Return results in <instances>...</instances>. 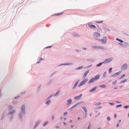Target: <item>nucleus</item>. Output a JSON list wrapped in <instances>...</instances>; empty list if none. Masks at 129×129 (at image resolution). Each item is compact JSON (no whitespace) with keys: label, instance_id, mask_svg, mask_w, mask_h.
<instances>
[{"label":"nucleus","instance_id":"59","mask_svg":"<svg viewBox=\"0 0 129 129\" xmlns=\"http://www.w3.org/2000/svg\"><path fill=\"white\" fill-rule=\"evenodd\" d=\"M54 119V115H52V120H53Z\"/></svg>","mask_w":129,"mask_h":129},{"label":"nucleus","instance_id":"32","mask_svg":"<svg viewBox=\"0 0 129 129\" xmlns=\"http://www.w3.org/2000/svg\"><path fill=\"white\" fill-rule=\"evenodd\" d=\"M88 27H89L90 28H96L95 26V25H90Z\"/></svg>","mask_w":129,"mask_h":129},{"label":"nucleus","instance_id":"56","mask_svg":"<svg viewBox=\"0 0 129 129\" xmlns=\"http://www.w3.org/2000/svg\"><path fill=\"white\" fill-rule=\"evenodd\" d=\"M117 117V115L116 114H115L114 115V117L115 118H116Z\"/></svg>","mask_w":129,"mask_h":129},{"label":"nucleus","instance_id":"46","mask_svg":"<svg viewBox=\"0 0 129 129\" xmlns=\"http://www.w3.org/2000/svg\"><path fill=\"white\" fill-rule=\"evenodd\" d=\"M124 108L125 109H127L128 108H129V106L128 105H126L124 106Z\"/></svg>","mask_w":129,"mask_h":129},{"label":"nucleus","instance_id":"34","mask_svg":"<svg viewBox=\"0 0 129 129\" xmlns=\"http://www.w3.org/2000/svg\"><path fill=\"white\" fill-rule=\"evenodd\" d=\"M125 74H124L120 76L118 78L119 79H122L125 76Z\"/></svg>","mask_w":129,"mask_h":129},{"label":"nucleus","instance_id":"12","mask_svg":"<svg viewBox=\"0 0 129 129\" xmlns=\"http://www.w3.org/2000/svg\"><path fill=\"white\" fill-rule=\"evenodd\" d=\"M80 81V79L78 80L74 84L73 86L72 87V89H74L76 87Z\"/></svg>","mask_w":129,"mask_h":129},{"label":"nucleus","instance_id":"4","mask_svg":"<svg viewBox=\"0 0 129 129\" xmlns=\"http://www.w3.org/2000/svg\"><path fill=\"white\" fill-rule=\"evenodd\" d=\"M118 44L120 46L124 48H127L129 47V44L123 41V43H119Z\"/></svg>","mask_w":129,"mask_h":129},{"label":"nucleus","instance_id":"51","mask_svg":"<svg viewBox=\"0 0 129 129\" xmlns=\"http://www.w3.org/2000/svg\"><path fill=\"white\" fill-rule=\"evenodd\" d=\"M107 120H108V121H109L110 120V119H111L110 117L109 116L108 117H107Z\"/></svg>","mask_w":129,"mask_h":129},{"label":"nucleus","instance_id":"21","mask_svg":"<svg viewBox=\"0 0 129 129\" xmlns=\"http://www.w3.org/2000/svg\"><path fill=\"white\" fill-rule=\"evenodd\" d=\"M8 108L9 111L13 110V107L11 105H10L8 106Z\"/></svg>","mask_w":129,"mask_h":129},{"label":"nucleus","instance_id":"62","mask_svg":"<svg viewBox=\"0 0 129 129\" xmlns=\"http://www.w3.org/2000/svg\"><path fill=\"white\" fill-rule=\"evenodd\" d=\"M102 107L101 106H99L98 107L97 109H100Z\"/></svg>","mask_w":129,"mask_h":129},{"label":"nucleus","instance_id":"19","mask_svg":"<svg viewBox=\"0 0 129 129\" xmlns=\"http://www.w3.org/2000/svg\"><path fill=\"white\" fill-rule=\"evenodd\" d=\"M98 88V86H96L94 87H93V88L91 89L89 91V92H92L93 91L95 90L96 89Z\"/></svg>","mask_w":129,"mask_h":129},{"label":"nucleus","instance_id":"2","mask_svg":"<svg viewBox=\"0 0 129 129\" xmlns=\"http://www.w3.org/2000/svg\"><path fill=\"white\" fill-rule=\"evenodd\" d=\"M92 47L94 49H100L103 50H105L106 49V48L103 46H92Z\"/></svg>","mask_w":129,"mask_h":129},{"label":"nucleus","instance_id":"45","mask_svg":"<svg viewBox=\"0 0 129 129\" xmlns=\"http://www.w3.org/2000/svg\"><path fill=\"white\" fill-rule=\"evenodd\" d=\"M122 104H119V105H116V108H117L119 107H121L122 106Z\"/></svg>","mask_w":129,"mask_h":129},{"label":"nucleus","instance_id":"43","mask_svg":"<svg viewBox=\"0 0 129 129\" xmlns=\"http://www.w3.org/2000/svg\"><path fill=\"white\" fill-rule=\"evenodd\" d=\"M112 68H110L109 69V73H111L112 71Z\"/></svg>","mask_w":129,"mask_h":129},{"label":"nucleus","instance_id":"40","mask_svg":"<svg viewBox=\"0 0 129 129\" xmlns=\"http://www.w3.org/2000/svg\"><path fill=\"white\" fill-rule=\"evenodd\" d=\"M92 22H88V23H87V24L86 25V27H87V28H88V27H87V25H88V26H89L90 25V24H92Z\"/></svg>","mask_w":129,"mask_h":129},{"label":"nucleus","instance_id":"13","mask_svg":"<svg viewBox=\"0 0 129 129\" xmlns=\"http://www.w3.org/2000/svg\"><path fill=\"white\" fill-rule=\"evenodd\" d=\"M82 94H80V95L78 96H75L74 99L75 100H78L81 98L82 96Z\"/></svg>","mask_w":129,"mask_h":129},{"label":"nucleus","instance_id":"53","mask_svg":"<svg viewBox=\"0 0 129 129\" xmlns=\"http://www.w3.org/2000/svg\"><path fill=\"white\" fill-rule=\"evenodd\" d=\"M56 72H54L52 73L50 75V77H51L53 75H54V74Z\"/></svg>","mask_w":129,"mask_h":129},{"label":"nucleus","instance_id":"42","mask_svg":"<svg viewBox=\"0 0 129 129\" xmlns=\"http://www.w3.org/2000/svg\"><path fill=\"white\" fill-rule=\"evenodd\" d=\"M105 30L107 31H110V30L108 28L106 27H104Z\"/></svg>","mask_w":129,"mask_h":129},{"label":"nucleus","instance_id":"39","mask_svg":"<svg viewBox=\"0 0 129 129\" xmlns=\"http://www.w3.org/2000/svg\"><path fill=\"white\" fill-rule=\"evenodd\" d=\"M48 121H46L45 122V123H44L43 124V126H45L48 123Z\"/></svg>","mask_w":129,"mask_h":129},{"label":"nucleus","instance_id":"7","mask_svg":"<svg viewBox=\"0 0 129 129\" xmlns=\"http://www.w3.org/2000/svg\"><path fill=\"white\" fill-rule=\"evenodd\" d=\"M107 38L106 37H104L103 39L100 40V41L102 42V43L103 44H105L107 43Z\"/></svg>","mask_w":129,"mask_h":129},{"label":"nucleus","instance_id":"55","mask_svg":"<svg viewBox=\"0 0 129 129\" xmlns=\"http://www.w3.org/2000/svg\"><path fill=\"white\" fill-rule=\"evenodd\" d=\"M20 96L18 95V96H17L16 97H14V98L15 99H17V98H19Z\"/></svg>","mask_w":129,"mask_h":129},{"label":"nucleus","instance_id":"5","mask_svg":"<svg viewBox=\"0 0 129 129\" xmlns=\"http://www.w3.org/2000/svg\"><path fill=\"white\" fill-rule=\"evenodd\" d=\"M113 58L111 57L105 59L103 61L104 64H106L109 63L112 61L113 60Z\"/></svg>","mask_w":129,"mask_h":129},{"label":"nucleus","instance_id":"50","mask_svg":"<svg viewBox=\"0 0 129 129\" xmlns=\"http://www.w3.org/2000/svg\"><path fill=\"white\" fill-rule=\"evenodd\" d=\"M90 126L91 124H89L88 126L87 129H90Z\"/></svg>","mask_w":129,"mask_h":129},{"label":"nucleus","instance_id":"49","mask_svg":"<svg viewBox=\"0 0 129 129\" xmlns=\"http://www.w3.org/2000/svg\"><path fill=\"white\" fill-rule=\"evenodd\" d=\"M52 47V46H47V47H45L44 48L45 49L49 48H50L51 47Z\"/></svg>","mask_w":129,"mask_h":129},{"label":"nucleus","instance_id":"25","mask_svg":"<svg viewBox=\"0 0 129 129\" xmlns=\"http://www.w3.org/2000/svg\"><path fill=\"white\" fill-rule=\"evenodd\" d=\"M106 85L105 84H103L102 85H100L99 86V87L101 88H105L106 87Z\"/></svg>","mask_w":129,"mask_h":129},{"label":"nucleus","instance_id":"16","mask_svg":"<svg viewBox=\"0 0 129 129\" xmlns=\"http://www.w3.org/2000/svg\"><path fill=\"white\" fill-rule=\"evenodd\" d=\"M15 112V110H13L12 111H9V112L7 113V116H9L11 115H12L13 113Z\"/></svg>","mask_w":129,"mask_h":129},{"label":"nucleus","instance_id":"57","mask_svg":"<svg viewBox=\"0 0 129 129\" xmlns=\"http://www.w3.org/2000/svg\"><path fill=\"white\" fill-rule=\"evenodd\" d=\"M109 104L111 105H114V103H109Z\"/></svg>","mask_w":129,"mask_h":129},{"label":"nucleus","instance_id":"36","mask_svg":"<svg viewBox=\"0 0 129 129\" xmlns=\"http://www.w3.org/2000/svg\"><path fill=\"white\" fill-rule=\"evenodd\" d=\"M83 68V66H80V67L77 68H76V69L77 70H80V69H82V68Z\"/></svg>","mask_w":129,"mask_h":129},{"label":"nucleus","instance_id":"44","mask_svg":"<svg viewBox=\"0 0 129 129\" xmlns=\"http://www.w3.org/2000/svg\"><path fill=\"white\" fill-rule=\"evenodd\" d=\"M13 116L12 115L10 117V121H12V119L13 118Z\"/></svg>","mask_w":129,"mask_h":129},{"label":"nucleus","instance_id":"10","mask_svg":"<svg viewBox=\"0 0 129 129\" xmlns=\"http://www.w3.org/2000/svg\"><path fill=\"white\" fill-rule=\"evenodd\" d=\"M41 122L40 120L37 121L35 123V125L33 127V129H35Z\"/></svg>","mask_w":129,"mask_h":129},{"label":"nucleus","instance_id":"17","mask_svg":"<svg viewBox=\"0 0 129 129\" xmlns=\"http://www.w3.org/2000/svg\"><path fill=\"white\" fill-rule=\"evenodd\" d=\"M93 36L96 37H100V35L99 33L95 32L94 33Z\"/></svg>","mask_w":129,"mask_h":129},{"label":"nucleus","instance_id":"41","mask_svg":"<svg viewBox=\"0 0 129 129\" xmlns=\"http://www.w3.org/2000/svg\"><path fill=\"white\" fill-rule=\"evenodd\" d=\"M117 82V80H115L112 83V84L113 85H116Z\"/></svg>","mask_w":129,"mask_h":129},{"label":"nucleus","instance_id":"33","mask_svg":"<svg viewBox=\"0 0 129 129\" xmlns=\"http://www.w3.org/2000/svg\"><path fill=\"white\" fill-rule=\"evenodd\" d=\"M92 66V64H90V65H88L86 67H84V69H86L88 68L89 67H91Z\"/></svg>","mask_w":129,"mask_h":129},{"label":"nucleus","instance_id":"58","mask_svg":"<svg viewBox=\"0 0 129 129\" xmlns=\"http://www.w3.org/2000/svg\"><path fill=\"white\" fill-rule=\"evenodd\" d=\"M39 61H41L42 60H44V59L41 57L39 58Z\"/></svg>","mask_w":129,"mask_h":129},{"label":"nucleus","instance_id":"61","mask_svg":"<svg viewBox=\"0 0 129 129\" xmlns=\"http://www.w3.org/2000/svg\"><path fill=\"white\" fill-rule=\"evenodd\" d=\"M67 114V112H66L63 113V115H66Z\"/></svg>","mask_w":129,"mask_h":129},{"label":"nucleus","instance_id":"29","mask_svg":"<svg viewBox=\"0 0 129 129\" xmlns=\"http://www.w3.org/2000/svg\"><path fill=\"white\" fill-rule=\"evenodd\" d=\"M82 108L83 110L85 112H87V109L86 108L85 106H82Z\"/></svg>","mask_w":129,"mask_h":129},{"label":"nucleus","instance_id":"14","mask_svg":"<svg viewBox=\"0 0 129 129\" xmlns=\"http://www.w3.org/2000/svg\"><path fill=\"white\" fill-rule=\"evenodd\" d=\"M81 102H79L78 103H77V104L74 105L71 108H69V110L72 109L75 107L76 106L78 105L79 104H81Z\"/></svg>","mask_w":129,"mask_h":129},{"label":"nucleus","instance_id":"26","mask_svg":"<svg viewBox=\"0 0 129 129\" xmlns=\"http://www.w3.org/2000/svg\"><path fill=\"white\" fill-rule=\"evenodd\" d=\"M103 64H104V63L103 61V62H101L100 63H99L96 64V66L97 67H99L100 66H101Z\"/></svg>","mask_w":129,"mask_h":129},{"label":"nucleus","instance_id":"64","mask_svg":"<svg viewBox=\"0 0 129 129\" xmlns=\"http://www.w3.org/2000/svg\"><path fill=\"white\" fill-rule=\"evenodd\" d=\"M116 126L117 127H119V123H117L116 124Z\"/></svg>","mask_w":129,"mask_h":129},{"label":"nucleus","instance_id":"18","mask_svg":"<svg viewBox=\"0 0 129 129\" xmlns=\"http://www.w3.org/2000/svg\"><path fill=\"white\" fill-rule=\"evenodd\" d=\"M90 70H88L86 71L84 74L83 77L84 78L89 73V71H90Z\"/></svg>","mask_w":129,"mask_h":129},{"label":"nucleus","instance_id":"27","mask_svg":"<svg viewBox=\"0 0 129 129\" xmlns=\"http://www.w3.org/2000/svg\"><path fill=\"white\" fill-rule=\"evenodd\" d=\"M51 102V100H49L45 102V104L46 105H49V103H50Z\"/></svg>","mask_w":129,"mask_h":129},{"label":"nucleus","instance_id":"3","mask_svg":"<svg viewBox=\"0 0 129 129\" xmlns=\"http://www.w3.org/2000/svg\"><path fill=\"white\" fill-rule=\"evenodd\" d=\"M88 80V79L87 78H86L84 79L78 85V87H79L81 86L84 85Z\"/></svg>","mask_w":129,"mask_h":129},{"label":"nucleus","instance_id":"54","mask_svg":"<svg viewBox=\"0 0 129 129\" xmlns=\"http://www.w3.org/2000/svg\"><path fill=\"white\" fill-rule=\"evenodd\" d=\"M103 21H96L95 22L96 23H102L103 22Z\"/></svg>","mask_w":129,"mask_h":129},{"label":"nucleus","instance_id":"38","mask_svg":"<svg viewBox=\"0 0 129 129\" xmlns=\"http://www.w3.org/2000/svg\"><path fill=\"white\" fill-rule=\"evenodd\" d=\"M107 74V72L106 71L103 74V77L104 78L106 77Z\"/></svg>","mask_w":129,"mask_h":129},{"label":"nucleus","instance_id":"8","mask_svg":"<svg viewBox=\"0 0 129 129\" xmlns=\"http://www.w3.org/2000/svg\"><path fill=\"white\" fill-rule=\"evenodd\" d=\"M25 114H24L22 112H20L18 114V116L19 119L21 120V121L22 120L23 116Z\"/></svg>","mask_w":129,"mask_h":129},{"label":"nucleus","instance_id":"23","mask_svg":"<svg viewBox=\"0 0 129 129\" xmlns=\"http://www.w3.org/2000/svg\"><path fill=\"white\" fill-rule=\"evenodd\" d=\"M41 88V84H40L38 87L37 90V92L39 93L40 92Z\"/></svg>","mask_w":129,"mask_h":129},{"label":"nucleus","instance_id":"31","mask_svg":"<svg viewBox=\"0 0 129 129\" xmlns=\"http://www.w3.org/2000/svg\"><path fill=\"white\" fill-rule=\"evenodd\" d=\"M116 40L117 41L121 43H123V41L121 40H120L118 38H116Z\"/></svg>","mask_w":129,"mask_h":129},{"label":"nucleus","instance_id":"37","mask_svg":"<svg viewBox=\"0 0 129 129\" xmlns=\"http://www.w3.org/2000/svg\"><path fill=\"white\" fill-rule=\"evenodd\" d=\"M53 94H52L49 96L46 99V100H48L50 99L53 95Z\"/></svg>","mask_w":129,"mask_h":129},{"label":"nucleus","instance_id":"11","mask_svg":"<svg viewBox=\"0 0 129 129\" xmlns=\"http://www.w3.org/2000/svg\"><path fill=\"white\" fill-rule=\"evenodd\" d=\"M127 67V65L126 63H125L123 65L121 68L122 70L126 69Z\"/></svg>","mask_w":129,"mask_h":129},{"label":"nucleus","instance_id":"35","mask_svg":"<svg viewBox=\"0 0 129 129\" xmlns=\"http://www.w3.org/2000/svg\"><path fill=\"white\" fill-rule=\"evenodd\" d=\"M122 33L123 35H124L125 36H129V35H128V34H127V33H126L124 31H122Z\"/></svg>","mask_w":129,"mask_h":129},{"label":"nucleus","instance_id":"20","mask_svg":"<svg viewBox=\"0 0 129 129\" xmlns=\"http://www.w3.org/2000/svg\"><path fill=\"white\" fill-rule=\"evenodd\" d=\"M67 101V105L68 106H69L71 104V103L72 102V100L71 99H70Z\"/></svg>","mask_w":129,"mask_h":129},{"label":"nucleus","instance_id":"1","mask_svg":"<svg viewBox=\"0 0 129 129\" xmlns=\"http://www.w3.org/2000/svg\"><path fill=\"white\" fill-rule=\"evenodd\" d=\"M100 77V75H98L95 76L94 78H92L88 82V84H90L94 82L95 81L98 79Z\"/></svg>","mask_w":129,"mask_h":129},{"label":"nucleus","instance_id":"30","mask_svg":"<svg viewBox=\"0 0 129 129\" xmlns=\"http://www.w3.org/2000/svg\"><path fill=\"white\" fill-rule=\"evenodd\" d=\"M127 80H128L127 79H124L123 80H122L121 81H120V83H124V82L127 81Z\"/></svg>","mask_w":129,"mask_h":129},{"label":"nucleus","instance_id":"9","mask_svg":"<svg viewBox=\"0 0 129 129\" xmlns=\"http://www.w3.org/2000/svg\"><path fill=\"white\" fill-rule=\"evenodd\" d=\"M21 111L24 114H25V105L24 104H23L21 107Z\"/></svg>","mask_w":129,"mask_h":129},{"label":"nucleus","instance_id":"15","mask_svg":"<svg viewBox=\"0 0 129 129\" xmlns=\"http://www.w3.org/2000/svg\"><path fill=\"white\" fill-rule=\"evenodd\" d=\"M72 35L74 37L76 38H78L80 37V35L77 33H74L72 34Z\"/></svg>","mask_w":129,"mask_h":129},{"label":"nucleus","instance_id":"63","mask_svg":"<svg viewBox=\"0 0 129 129\" xmlns=\"http://www.w3.org/2000/svg\"><path fill=\"white\" fill-rule=\"evenodd\" d=\"M98 29H97V30L98 31H99V30L100 29V27L99 26H98Z\"/></svg>","mask_w":129,"mask_h":129},{"label":"nucleus","instance_id":"47","mask_svg":"<svg viewBox=\"0 0 129 129\" xmlns=\"http://www.w3.org/2000/svg\"><path fill=\"white\" fill-rule=\"evenodd\" d=\"M13 103L14 104H16L17 103V102L14 100H13Z\"/></svg>","mask_w":129,"mask_h":129},{"label":"nucleus","instance_id":"60","mask_svg":"<svg viewBox=\"0 0 129 129\" xmlns=\"http://www.w3.org/2000/svg\"><path fill=\"white\" fill-rule=\"evenodd\" d=\"M25 91H23V92H22L21 93L22 94H24L25 93Z\"/></svg>","mask_w":129,"mask_h":129},{"label":"nucleus","instance_id":"52","mask_svg":"<svg viewBox=\"0 0 129 129\" xmlns=\"http://www.w3.org/2000/svg\"><path fill=\"white\" fill-rule=\"evenodd\" d=\"M101 103L100 102H99V103L95 104V105H101Z\"/></svg>","mask_w":129,"mask_h":129},{"label":"nucleus","instance_id":"24","mask_svg":"<svg viewBox=\"0 0 129 129\" xmlns=\"http://www.w3.org/2000/svg\"><path fill=\"white\" fill-rule=\"evenodd\" d=\"M73 64L72 63H62L61 64V65H71Z\"/></svg>","mask_w":129,"mask_h":129},{"label":"nucleus","instance_id":"22","mask_svg":"<svg viewBox=\"0 0 129 129\" xmlns=\"http://www.w3.org/2000/svg\"><path fill=\"white\" fill-rule=\"evenodd\" d=\"M63 13V12H60V13H56V14L52 15V16H58L62 14Z\"/></svg>","mask_w":129,"mask_h":129},{"label":"nucleus","instance_id":"48","mask_svg":"<svg viewBox=\"0 0 129 129\" xmlns=\"http://www.w3.org/2000/svg\"><path fill=\"white\" fill-rule=\"evenodd\" d=\"M52 80H51L49 82L48 84H47V85H49L51 83H52Z\"/></svg>","mask_w":129,"mask_h":129},{"label":"nucleus","instance_id":"6","mask_svg":"<svg viewBox=\"0 0 129 129\" xmlns=\"http://www.w3.org/2000/svg\"><path fill=\"white\" fill-rule=\"evenodd\" d=\"M122 72L121 71H119V72L116 73L114 74H113L110 76V77H114L119 75Z\"/></svg>","mask_w":129,"mask_h":129},{"label":"nucleus","instance_id":"28","mask_svg":"<svg viewBox=\"0 0 129 129\" xmlns=\"http://www.w3.org/2000/svg\"><path fill=\"white\" fill-rule=\"evenodd\" d=\"M60 90H58L57 92L54 94V96H55L58 95L60 92Z\"/></svg>","mask_w":129,"mask_h":129}]
</instances>
